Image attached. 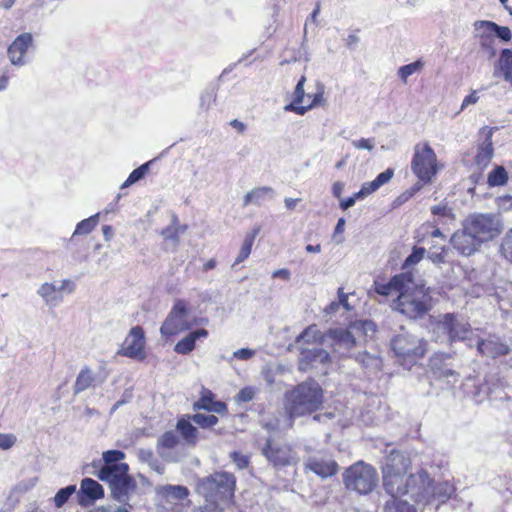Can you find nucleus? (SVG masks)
Masks as SVG:
<instances>
[{
	"label": "nucleus",
	"instance_id": "f257e3e1",
	"mask_svg": "<svg viewBox=\"0 0 512 512\" xmlns=\"http://www.w3.org/2000/svg\"><path fill=\"white\" fill-rule=\"evenodd\" d=\"M382 485L389 496H408L420 503L429 493L431 480L426 471L412 472L411 460L399 450H391L381 466Z\"/></svg>",
	"mask_w": 512,
	"mask_h": 512
},
{
	"label": "nucleus",
	"instance_id": "f03ea898",
	"mask_svg": "<svg viewBox=\"0 0 512 512\" xmlns=\"http://www.w3.org/2000/svg\"><path fill=\"white\" fill-rule=\"evenodd\" d=\"M433 306L431 288L416 284L413 276L410 277L407 287L393 302L394 310L413 320L423 318L432 310Z\"/></svg>",
	"mask_w": 512,
	"mask_h": 512
},
{
	"label": "nucleus",
	"instance_id": "7ed1b4c3",
	"mask_svg": "<svg viewBox=\"0 0 512 512\" xmlns=\"http://www.w3.org/2000/svg\"><path fill=\"white\" fill-rule=\"evenodd\" d=\"M286 410L291 418L318 411L323 403V390L314 381L302 382L285 394Z\"/></svg>",
	"mask_w": 512,
	"mask_h": 512
},
{
	"label": "nucleus",
	"instance_id": "20e7f679",
	"mask_svg": "<svg viewBox=\"0 0 512 512\" xmlns=\"http://www.w3.org/2000/svg\"><path fill=\"white\" fill-rule=\"evenodd\" d=\"M235 490L236 477L226 471H216L197 484V492L205 502H230L234 498Z\"/></svg>",
	"mask_w": 512,
	"mask_h": 512
},
{
	"label": "nucleus",
	"instance_id": "39448f33",
	"mask_svg": "<svg viewBox=\"0 0 512 512\" xmlns=\"http://www.w3.org/2000/svg\"><path fill=\"white\" fill-rule=\"evenodd\" d=\"M390 345L396 362L407 369L417 365L428 352L427 340L410 333L397 334Z\"/></svg>",
	"mask_w": 512,
	"mask_h": 512
},
{
	"label": "nucleus",
	"instance_id": "423d86ee",
	"mask_svg": "<svg viewBox=\"0 0 512 512\" xmlns=\"http://www.w3.org/2000/svg\"><path fill=\"white\" fill-rule=\"evenodd\" d=\"M342 480L348 491L368 495L378 486L379 475L373 465L359 460L344 470Z\"/></svg>",
	"mask_w": 512,
	"mask_h": 512
},
{
	"label": "nucleus",
	"instance_id": "0eeeda50",
	"mask_svg": "<svg viewBox=\"0 0 512 512\" xmlns=\"http://www.w3.org/2000/svg\"><path fill=\"white\" fill-rule=\"evenodd\" d=\"M96 476L108 484L112 497L119 502H126L129 494L137 487L135 479L129 475L127 463L103 465Z\"/></svg>",
	"mask_w": 512,
	"mask_h": 512
},
{
	"label": "nucleus",
	"instance_id": "6e6552de",
	"mask_svg": "<svg viewBox=\"0 0 512 512\" xmlns=\"http://www.w3.org/2000/svg\"><path fill=\"white\" fill-rule=\"evenodd\" d=\"M441 168L442 164L438 161L435 151L428 142H420L415 145L411 170L419 183L423 185L432 183Z\"/></svg>",
	"mask_w": 512,
	"mask_h": 512
},
{
	"label": "nucleus",
	"instance_id": "1a4fd4ad",
	"mask_svg": "<svg viewBox=\"0 0 512 512\" xmlns=\"http://www.w3.org/2000/svg\"><path fill=\"white\" fill-rule=\"evenodd\" d=\"M195 324L197 319L191 316L189 303L184 299H177L162 323L160 333L169 339L190 330Z\"/></svg>",
	"mask_w": 512,
	"mask_h": 512
},
{
	"label": "nucleus",
	"instance_id": "9d476101",
	"mask_svg": "<svg viewBox=\"0 0 512 512\" xmlns=\"http://www.w3.org/2000/svg\"><path fill=\"white\" fill-rule=\"evenodd\" d=\"M474 28L478 31L477 38L481 51L492 59L496 56L495 38L503 43L512 40V31L508 26H501L490 20H478L474 22Z\"/></svg>",
	"mask_w": 512,
	"mask_h": 512
},
{
	"label": "nucleus",
	"instance_id": "9b49d317",
	"mask_svg": "<svg viewBox=\"0 0 512 512\" xmlns=\"http://www.w3.org/2000/svg\"><path fill=\"white\" fill-rule=\"evenodd\" d=\"M306 80L305 74H302L291 95L292 101L284 107L285 111L303 116L309 110L325 102L324 89L322 86L312 95L305 93L304 85Z\"/></svg>",
	"mask_w": 512,
	"mask_h": 512
},
{
	"label": "nucleus",
	"instance_id": "f8f14e48",
	"mask_svg": "<svg viewBox=\"0 0 512 512\" xmlns=\"http://www.w3.org/2000/svg\"><path fill=\"white\" fill-rule=\"evenodd\" d=\"M445 241L446 236L436 225L425 223L421 226L417 242L429 244L428 259L436 265L446 262L448 249L444 245Z\"/></svg>",
	"mask_w": 512,
	"mask_h": 512
},
{
	"label": "nucleus",
	"instance_id": "ddd939ff",
	"mask_svg": "<svg viewBox=\"0 0 512 512\" xmlns=\"http://www.w3.org/2000/svg\"><path fill=\"white\" fill-rule=\"evenodd\" d=\"M464 223L480 244L493 240L502 233L501 221L495 214L470 215Z\"/></svg>",
	"mask_w": 512,
	"mask_h": 512
},
{
	"label": "nucleus",
	"instance_id": "4468645a",
	"mask_svg": "<svg viewBox=\"0 0 512 512\" xmlns=\"http://www.w3.org/2000/svg\"><path fill=\"white\" fill-rule=\"evenodd\" d=\"M262 455L274 468L280 469L295 465L297 462L296 452L289 443H279L268 438L261 448Z\"/></svg>",
	"mask_w": 512,
	"mask_h": 512
},
{
	"label": "nucleus",
	"instance_id": "2eb2a0df",
	"mask_svg": "<svg viewBox=\"0 0 512 512\" xmlns=\"http://www.w3.org/2000/svg\"><path fill=\"white\" fill-rule=\"evenodd\" d=\"M157 495L165 503L170 504V510L166 509L164 512H187L191 501L188 500L190 494L189 489L183 485H163L156 489Z\"/></svg>",
	"mask_w": 512,
	"mask_h": 512
},
{
	"label": "nucleus",
	"instance_id": "dca6fc26",
	"mask_svg": "<svg viewBox=\"0 0 512 512\" xmlns=\"http://www.w3.org/2000/svg\"><path fill=\"white\" fill-rule=\"evenodd\" d=\"M436 326L447 335L451 343L466 340L471 332L470 324L455 313H446L441 316Z\"/></svg>",
	"mask_w": 512,
	"mask_h": 512
},
{
	"label": "nucleus",
	"instance_id": "f3484780",
	"mask_svg": "<svg viewBox=\"0 0 512 512\" xmlns=\"http://www.w3.org/2000/svg\"><path fill=\"white\" fill-rule=\"evenodd\" d=\"M145 346L144 329L137 325L130 329L117 353L127 358L142 361L146 358Z\"/></svg>",
	"mask_w": 512,
	"mask_h": 512
},
{
	"label": "nucleus",
	"instance_id": "a211bd4d",
	"mask_svg": "<svg viewBox=\"0 0 512 512\" xmlns=\"http://www.w3.org/2000/svg\"><path fill=\"white\" fill-rule=\"evenodd\" d=\"M412 275L408 273H400L394 275L389 281H385L383 278H377L374 280L373 290L375 293L384 297H395L397 298L403 289L407 287L410 282Z\"/></svg>",
	"mask_w": 512,
	"mask_h": 512
},
{
	"label": "nucleus",
	"instance_id": "6ab92c4d",
	"mask_svg": "<svg viewBox=\"0 0 512 512\" xmlns=\"http://www.w3.org/2000/svg\"><path fill=\"white\" fill-rule=\"evenodd\" d=\"M493 128L483 127L479 131L482 141L478 143L474 157L475 165L481 170L485 169L493 159L494 146L492 141Z\"/></svg>",
	"mask_w": 512,
	"mask_h": 512
},
{
	"label": "nucleus",
	"instance_id": "aec40b11",
	"mask_svg": "<svg viewBox=\"0 0 512 512\" xmlns=\"http://www.w3.org/2000/svg\"><path fill=\"white\" fill-rule=\"evenodd\" d=\"M104 488L92 478L81 480L80 488L76 493L77 502L82 507H89L97 500L104 498Z\"/></svg>",
	"mask_w": 512,
	"mask_h": 512
},
{
	"label": "nucleus",
	"instance_id": "412c9836",
	"mask_svg": "<svg viewBox=\"0 0 512 512\" xmlns=\"http://www.w3.org/2000/svg\"><path fill=\"white\" fill-rule=\"evenodd\" d=\"M478 352L485 357L496 359L510 352L509 346L498 335L489 334L477 342Z\"/></svg>",
	"mask_w": 512,
	"mask_h": 512
},
{
	"label": "nucleus",
	"instance_id": "4be33fe9",
	"mask_svg": "<svg viewBox=\"0 0 512 512\" xmlns=\"http://www.w3.org/2000/svg\"><path fill=\"white\" fill-rule=\"evenodd\" d=\"M33 45L31 33H22L17 36L7 49L9 60L13 65L22 66L26 63L25 55Z\"/></svg>",
	"mask_w": 512,
	"mask_h": 512
},
{
	"label": "nucleus",
	"instance_id": "5701e85b",
	"mask_svg": "<svg viewBox=\"0 0 512 512\" xmlns=\"http://www.w3.org/2000/svg\"><path fill=\"white\" fill-rule=\"evenodd\" d=\"M451 244L462 255L470 256L481 246L480 242L474 237L465 223L463 228L455 232L451 237Z\"/></svg>",
	"mask_w": 512,
	"mask_h": 512
},
{
	"label": "nucleus",
	"instance_id": "b1692460",
	"mask_svg": "<svg viewBox=\"0 0 512 512\" xmlns=\"http://www.w3.org/2000/svg\"><path fill=\"white\" fill-rule=\"evenodd\" d=\"M193 410H205L225 415L228 412L226 403L215 400V394L208 388L202 387L199 399L193 404Z\"/></svg>",
	"mask_w": 512,
	"mask_h": 512
},
{
	"label": "nucleus",
	"instance_id": "393cba45",
	"mask_svg": "<svg viewBox=\"0 0 512 512\" xmlns=\"http://www.w3.org/2000/svg\"><path fill=\"white\" fill-rule=\"evenodd\" d=\"M305 469L313 472L321 478L335 476L339 471V465L334 459L309 458L305 463Z\"/></svg>",
	"mask_w": 512,
	"mask_h": 512
},
{
	"label": "nucleus",
	"instance_id": "a878e982",
	"mask_svg": "<svg viewBox=\"0 0 512 512\" xmlns=\"http://www.w3.org/2000/svg\"><path fill=\"white\" fill-rule=\"evenodd\" d=\"M191 415H184L177 420L176 430L184 442L190 446H195L198 442L199 432L191 423Z\"/></svg>",
	"mask_w": 512,
	"mask_h": 512
},
{
	"label": "nucleus",
	"instance_id": "bb28decb",
	"mask_svg": "<svg viewBox=\"0 0 512 512\" xmlns=\"http://www.w3.org/2000/svg\"><path fill=\"white\" fill-rule=\"evenodd\" d=\"M207 336H208V331L204 328H200L195 331H192L175 344L174 351L177 354L187 355L195 349L196 341L198 339H201V338L204 339V338H207Z\"/></svg>",
	"mask_w": 512,
	"mask_h": 512
},
{
	"label": "nucleus",
	"instance_id": "cd10ccee",
	"mask_svg": "<svg viewBox=\"0 0 512 512\" xmlns=\"http://www.w3.org/2000/svg\"><path fill=\"white\" fill-rule=\"evenodd\" d=\"M495 74L502 76L512 86V49L504 48L500 51L495 64Z\"/></svg>",
	"mask_w": 512,
	"mask_h": 512
},
{
	"label": "nucleus",
	"instance_id": "c85d7f7f",
	"mask_svg": "<svg viewBox=\"0 0 512 512\" xmlns=\"http://www.w3.org/2000/svg\"><path fill=\"white\" fill-rule=\"evenodd\" d=\"M450 359V355L435 354L430 359V368L433 375L437 378H448L455 374L451 367L446 365V360Z\"/></svg>",
	"mask_w": 512,
	"mask_h": 512
},
{
	"label": "nucleus",
	"instance_id": "c756f323",
	"mask_svg": "<svg viewBox=\"0 0 512 512\" xmlns=\"http://www.w3.org/2000/svg\"><path fill=\"white\" fill-rule=\"evenodd\" d=\"M95 374L91 368L88 366L83 367L78 373L74 386L73 392L74 394H79L88 388L94 386L95 383Z\"/></svg>",
	"mask_w": 512,
	"mask_h": 512
},
{
	"label": "nucleus",
	"instance_id": "7c9ffc66",
	"mask_svg": "<svg viewBox=\"0 0 512 512\" xmlns=\"http://www.w3.org/2000/svg\"><path fill=\"white\" fill-rule=\"evenodd\" d=\"M404 496H390L384 503L383 512H417L416 507L408 501L403 500Z\"/></svg>",
	"mask_w": 512,
	"mask_h": 512
},
{
	"label": "nucleus",
	"instance_id": "2f4dec72",
	"mask_svg": "<svg viewBox=\"0 0 512 512\" xmlns=\"http://www.w3.org/2000/svg\"><path fill=\"white\" fill-rule=\"evenodd\" d=\"M328 336L333 339L336 344L344 345L346 348H352L356 343L353 334L346 328L330 329Z\"/></svg>",
	"mask_w": 512,
	"mask_h": 512
},
{
	"label": "nucleus",
	"instance_id": "473e14b6",
	"mask_svg": "<svg viewBox=\"0 0 512 512\" xmlns=\"http://www.w3.org/2000/svg\"><path fill=\"white\" fill-rule=\"evenodd\" d=\"M324 334L317 329L315 324L309 325L304 331L296 337V342L303 341L307 344H322L324 342Z\"/></svg>",
	"mask_w": 512,
	"mask_h": 512
},
{
	"label": "nucleus",
	"instance_id": "72a5a7b5",
	"mask_svg": "<svg viewBox=\"0 0 512 512\" xmlns=\"http://www.w3.org/2000/svg\"><path fill=\"white\" fill-rule=\"evenodd\" d=\"M98 224V214L90 216L82 221H80L69 239V244H72L76 241L77 237L80 235H87L91 233Z\"/></svg>",
	"mask_w": 512,
	"mask_h": 512
},
{
	"label": "nucleus",
	"instance_id": "f704fd0d",
	"mask_svg": "<svg viewBox=\"0 0 512 512\" xmlns=\"http://www.w3.org/2000/svg\"><path fill=\"white\" fill-rule=\"evenodd\" d=\"M258 232H259V229L256 228L253 231H251L250 233L246 234L244 241L241 245L239 254L235 259L234 265L240 264L241 262H243L244 260H246L249 257V255L251 254V251H252V246L254 244V241L257 237Z\"/></svg>",
	"mask_w": 512,
	"mask_h": 512
},
{
	"label": "nucleus",
	"instance_id": "c9c22d12",
	"mask_svg": "<svg viewBox=\"0 0 512 512\" xmlns=\"http://www.w3.org/2000/svg\"><path fill=\"white\" fill-rule=\"evenodd\" d=\"M509 179L508 173L503 166H495L487 175V184L489 187L504 186Z\"/></svg>",
	"mask_w": 512,
	"mask_h": 512
},
{
	"label": "nucleus",
	"instance_id": "e433bc0d",
	"mask_svg": "<svg viewBox=\"0 0 512 512\" xmlns=\"http://www.w3.org/2000/svg\"><path fill=\"white\" fill-rule=\"evenodd\" d=\"M423 186V184L417 181L415 184H413L411 187H409L396 197V199L394 200V206H401L404 203L408 202L423 188Z\"/></svg>",
	"mask_w": 512,
	"mask_h": 512
},
{
	"label": "nucleus",
	"instance_id": "4c0bfd02",
	"mask_svg": "<svg viewBox=\"0 0 512 512\" xmlns=\"http://www.w3.org/2000/svg\"><path fill=\"white\" fill-rule=\"evenodd\" d=\"M149 165H150V162H147V163L142 164L138 168L134 169L129 174L128 178L125 180V182L122 184L121 187L122 188L128 187V186L136 183L140 179H142L146 175V173L148 172Z\"/></svg>",
	"mask_w": 512,
	"mask_h": 512
},
{
	"label": "nucleus",
	"instance_id": "58836bf2",
	"mask_svg": "<svg viewBox=\"0 0 512 512\" xmlns=\"http://www.w3.org/2000/svg\"><path fill=\"white\" fill-rule=\"evenodd\" d=\"M74 493H77L75 485H69L61 488L54 496V505L57 508L62 507Z\"/></svg>",
	"mask_w": 512,
	"mask_h": 512
},
{
	"label": "nucleus",
	"instance_id": "ea45409f",
	"mask_svg": "<svg viewBox=\"0 0 512 512\" xmlns=\"http://www.w3.org/2000/svg\"><path fill=\"white\" fill-rule=\"evenodd\" d=\"M423 62L421 60H417L413 63L401 66L398 70V75L402 79L404 83L407 82V79L412 74L421 71L423 68Z\"/></svg>",
	"mask_w": 512,
	"mask_h": 512
},
{
	"label": "nucleus",
	"instance_id": "a19ab883",
	"mask_svg": "<svg viewBox=\"0 0 512 512\" xmlns=\"http://www.w3.org/2000/svg\"><path fill=\"white\" fill-rule=\"evenodd\" d=\"M192 421H194L201 428H211L218 423V417L215 415H205L201 413H196L191 415Z\"/></svg>",
	"mask_w": 512,
	"mask_h": 512
},
{
	"label": "nucleus",
	"instance_id": "79ce46f5",
	"mask_svg": "<svg viewBox=\"0 0 512 512\" xmlns=\"http://www.w3.org/2000/svg\"><path fill=\"white\" fill-rule=\"evenodd\" d=\"M318 357H322L325 361H329V359H330L329 354L321 348H317V349H313V350H304L302 352V359H301L300 365H302L303 362H305V363L313 362Z\"/></svg>",
	"mask_w": 512,
	"mask_h": 512
},
{
	"label": "nucleus",
	"instance_id": "37998d69",
	"mask_svg": "<svg viewBox=\"0 0 512 512\" xmlns=\"http://www.w3.org/2000/svg\"><path fill=\"white\" fill-rule=\"evenodd\" d=\"M102 458L104 461L103 465H118L125 458V453L121 450H107L103 452Z\"/></svg>",
	"mask_w": 512,
	"mask_h": 512
},
{
	"label": "nucleus",
	"instance_id": "c03bdc74",
	"mask_svg": "<svg viewBox=\"0 0 512 512\" xmlns=\"http://www.w3.org/2000/svg\"><path fill=\"white\" fill-rule=\"evenodd\" d=\"M426 253V249L424 247H413L412 253L405 259L403 263V268H409L416 264H418Z\"/></svg>",
	"mask_w": 512,
	"mask_h": 512
},
{
	"label": "nucleus",
	"instance_id": "a18cd8bd",
	"mask_svg": "<svg viewBox=\"0 0 512 512\" xmlns=\"http://www.w3.org/2000/svg\"><path fill=\"white\" fill-rule=\"evenodd\" d=\"M180 440L174 431H166L159 438L158 444L166 449H173L179 444Z\"/></svg>",
	"mask_w": 512,
	"mask_h": 512
},
{
	"label": "nucleus",
	"instance_id": "49530a36",
	"mask_svg": "<svg viewBox=\"0 0 512 512\" xmlns=\"http://www.w3.org/2000/svg\"><path fill=\"white\" fill-rule=\"evenodd\" d=\"M454 491L455 489L452 485H450L448 482H443L435 486L433 495L442 501H445L451 497Z\"/></svg>",
	"mask_w": 512,
	"mask_h": 512
},
{
	"label": "nucleus",
	"instance_id": "de8ad7c7",
	"mask_svg": "<svg viewBox=\"0 0 512 512\" xmlns=\"http://www.w3.org/2000/svg\"><path fill=\"white\" fill-rule=\"evenodd\" d=\"M301 58V51L295 47L287 46L283 50V59L280 61V65L289 64L296 62Z\"/></svg>",
	"mask_w": 512,
	"mask_h": 512
},
{
	"label": "nucleus",
	"instance_id": "09e8293b",
	"mask_svg": "<svg viewBox=\"0 0 512 512\" xmlns=\"http://www.w3.org/2000/svg\"><path fill=\"white\" fill-rule=\"evenodd\" d=\"M270 191L269 188L262 187V188H256L252 190L251 192L247 193L243 200V205L247 206L250 203L256 202L259 203L258 200L263 197L266 193Z\"/></svg>",
	"mask_w": 512,
	"mask_h": 512
},
{
	"label": "nucleus",
	"instance_id": "8fccbe9b",
	"mask_svg": "<svg viewBox=\"0 0 512 512\" xmlns=\"http://www.w3.org/2000/svg\"><path fill=\"white\" fill-rule=\"evenodd\" d=\"M230 458L233 460V462L236 464L238 469H245L250 464V459L247 455L242 454L238 451H233L230 453Z\"/></svg>",
	"mask_w": 512,
	"mask_h": 512
},
{
	"label": "nucleus",
	"instance_id": "3c124183",
	"mask_svg": "<svg viewBox=\"0 0 512 512\" xmlns=\"http://www.w3.org/2000/svg\"><path fill=\"white\" fill-rule=\"evenodd\" d=\"M394 175V170L392 168H388L385 171L381 172L374 179L377 188L379 189L384 184L388 183Z\"/></svg>",
	"mask_w": 512,
	"mask_h": 512
},
{
	"label": "nucleus",
	"instance_id": "603ef678",
	"mask_svg": "<svg viewBox=\"0 0 512 512\" xmlns=\"http://www.w3.org/2000/svg\"><path fill=\"white\" fill-rule=\"evenodd\" d=\"M501 251L504 257L512 262V235H508L503 239Z\"/></svg>",
	"mask_w": 512,
	"mask_h": 512
},
{
	"label": "nucleus",
	"instance_id": "864d4df0",
	"mask_svg": "<svg viewBox=\"0 0 512 512\" xmlns=\"http://www.w3.org/2000/svg\"><path fill=\"white\" fill-rule=\"evenodd\" d=\"M16 441V436H14L13 434L0 433V449H10L15 445Z\"/></svg>",
	"mask_w": 512,
	"mask_h": 512
},
{
	"label": "nucleus",
	"instance_id": "5fc2aeb1",
	"mask_svg": "<svg viewBox=\"0 0 512 512\" xmlns=\"http://www.w3.org/2000/svg\"><path fill=\"white\" fill-rule=\"evenodd\" d=\"M56 292V287L52 283H44L38 290V293L47 301H51V295Z\"/></svg>",
	"mask_w": 512,
	"mask_h": 512
},
{
	"label": "nucleus",
	"instance_id": "6e6d98bb",
	"mask_svg": "<svg viewBox=\"0 0 512 512\" xmlns=\"http://www.w3.org/2000/svg\"><path fill=\"white\" fill-rule=\"evenodd\" d=\"M193 512H224L218 503L205 502L204 505L196 507Z\"/></svg>",
	"mask_w": 512,
	"mask_h": 512
},
{
	"label": "nucleus",
	"instance_id": "4d7b16f0",
	"mask_svg": "<svg viewBox=\"0 0 512 512\" xmlns=\"http://www.w3.org/2000/svg\"><path fill=\"white\" fill-rule=\"evenodd\" d=\"M255 396V391L252 387H244L237 394V400L239 402H249Z\"/></svg>",
	"mask_w": 512,
	"mask_h": 512
},
{
	"label": "nucleus",
	"instance_id": "13d9d810",
	"mask_svg": "<svg viewBox=\"0 0 512 512\" xmlns=\"http://www.w3.org/2000/svg\"><path fill=\"white\" fill-rule=\"evenodd\" d=\"M479 100V97L477 96V91L472 90L469 95H467L461 104V110H464L466 107L472 104H476Z\"/></svg>",
	"mask_w": 512,
	"mask_h": 512
},
{
	"label": "nucleus",
	"instance_id": "bf43d9fd",
	"mask_svg": "<svg viewBox=\"0 0 512 512\" xmlns=\"http://www.w3.org/2000/svg\"><path fill=\"white\" fill-rule=\"evenodd\" d=\"M353 146L357 149H373V144L370 139L361 138L353 142Z\"/></svg>",
	"mask_w": 512,
	"mask_h": 512
},
{
	"label": "nucleus",
	"instance_id": "052dcab7",
	"mask_svg": "<svg viewBox=\"0 0 512 512\" xmlns=\"http://www.w3.org/2000/svg\"><path fill=\"white\" fill-rule=\"evenodd\" d=\"M448 207L447 205H435L431 208V213L434 216L446 217L448 215Z\"/></svg>",
	"mask_w": 512,
	"mask_h": 512
},
{
	"label": "nucleus",
	"instance_id": "680f3d73",
	"mask_svg": "<svg viewBox=\"0 0 512 512\" xmlns=\"http://www.w3.org/2000/svg\"><path fill=\"white\" fill-rule=\"evenodd\" d=\"M361 189L365 192L367 196L378 190L374 180L364 183Z\"/></svg>",
	"mask_w": 512,
	"mask_h": 512
},
{
	"label": "nucleus",
	"instance_id": "e2e57ef3",
	"mask_svg": "<svg viewBox=\"0 0 512 512\" xmlns=\"http://www.w3.org/2000/svg\"><path fill=\"white\" fill-rule=\"evenodd\" d=\"M234 355L240 359L247 360L253 356V351L247 348H242L236 351Z\"/></svg>",
	"mask_w": 512,
	"mask_h": 512
},
{
	"label": "nucleus",
	"instance_id": "0e129e2a",
	"mask_svg": "<svg viewBox=\"0 0 512 512\" xmlns=\"http://www.w3.org/2000/svg\"><path fill=\"white\" fill-rule=\"evenodd\" d=\"M344 189V184L340 181L333 183L332 193L336 198H340Z\"/></svg>",
	"mask_w": 512,
	"mask_h": 512
},
{
	"label": "nucleus",
	"instance_id": "69168bd1",
	"mask_svg": "<svg viewBox=\"0 0 512 512\" xmlns=\"http://www.w3.org/2000/svg\"><path fill=\"white\" fill-rule=\"evenodd\" d=\"M272 277L288 280L290 278V271L288 269H278L273 272Z\"/></svg>",
	"mask_w": 512,
	"mask_h": 512
},
{
	"label": "nucleus",
	"instance_id": "338daca9",
	"mask_svg": "<svg viewBox=\"0 0 512 512\" xmlns=\"http://www.w3.org/2000/svg\"><path fill=\"white\" fill-rule=\"evenodd\" d=\"M355 204L354 198L352 196L343 199L340 201V208L342 210H347L348 208L352 207Z\"/></svg>",
	"mask_w": 512,
	"mask_h": 512
},
{
	"label": "nucleus",
	"instance_id": "774afa93",
	"mask_svg": "<svg viewBox=\"0 0 512 512\" xmlns=\"http://www.w3.org/2000/svg\"><path fill=\"white\" fill-rule=\"evenodd\" d=\"M230 125L235 128L239 133H243L246 129V126L243 122L234 119L230 122Z\"/></svg>",
	"mask_w": 512,
	"mask_h": 512
}]
</instances>
